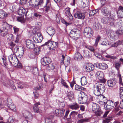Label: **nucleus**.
I'll return each mask as SVG.
<instances>
[{"instance_id": "obj_1", "label": "nucleus", "mask_w": 123, "mask_h": 123, "mask_svg": "<svg viewBox=\"0 0 123 123\" xmlns=\"http://www.w3.org/2000/svg\"><path fill=\"white\" fill-rule=\"evenodd\" d=\"M105 87L103 83L98 82L95 84L93 87V92L96 96L102 94L105 91Z\"/></svg>"}, {"instance_id": "obj_2", "label": "nucleus", "mask_w": 123, "mask_h": 123, "mask_svg": "<svg viewBox=\"0 0 123 123\" xmlns=\"http://www.w3.org/2000/svg\"><path fill=\"white\" fill-rule=\"evenodd\" d=\"M2 24L3 27L0 30L1 35L3 37L5 36L8 32V30L11 29L12 26L8 24L5 21H2Z\"/></svg>"}, {"instance_id": "obj_3", "label": "nucleus", "mask_w": 123, "mask_h": 123, "mask_svg": "<svg viewBox=\"0 0 123 123\" xmlns=\"http://www.w3.org/2000/svg\"><path fill=\"white\" fill-rule=\"evenodd\" d=\"M69 35L72 39L76 40L80 36V31L77 28L73 29L71 31Z\"/></svg>"}, {"instance_id": "obj_4", "label": "nucleus", "mask_w": 123, "mask_h": 123, "mask_svg": "<svg viewBox=\"0 0 123 123\" xmlns=\"http://www.w3.org/2000/svg\"><path fill=\"white\" fill-rule=\"evenodd\" d=\"M79 97L78 98V101L79 103L82 104L83 103H89L88 101L87 96L85 94V93L82 92H80L79 95Z\"/></svg>"}, {"instance_id": "obj_5", "label": "nucleus", "mask_w": 123, "mask_h": 123, "mask_svg": "<svg viewBox=\"0 0 123 123\" xmlns=\"http://www.w3.org/2000/svg\"><path fill=\"white\" fill-rule=\"evenodd\" d=\"M121 63L120 61H116L114 63V65L115 68L119 72V68L121 66ZM118 77L119 79V83L120 85L123 86V83L122 81V78L120 74L119 73L117 74Z\"/></svg>"}, {"instance_id": "obj_6", "label": "nucleus", "mask_w": 123, "mask_h": 123, "mask_svg": "<svg viewBox=\"0 0 123 123\" xmlns=\"http://www.w3.org/2000/svg\"><path fill=\"white\" fill-rule=\"evenodd\" d=\"M34 30L33 29L32 31L33 33L34 34L33 38V40L35 43H38L41 42L43 39V37L41 35V33L40 32L36 33V31H34Z\"/></svg>"}, {"instance_id": "obj_7", "label": "nucleus", "mask_w": 123, "mask_h": 123, "mask_svg": "<svg viewBox=\"0 0 123 123\" xmlns=\"http://www.w3.org/2000/svg\"><path fill=\"white\" fill-rule=\"evenodd\" d=\"M93 34V31L91 28L87 27L84 29V34L86 37L90 38L92 36Z\"/></svg>"}, {"instance_id": "obj_8", "label": "nucleus", "mask_w": 123, "mask_h": 123, "mask_svg": "<svg viewBox=\"0 0 123 123\" xmlns=\"http://www.w3.org/2000/svg\"><path fill=\"white\" fill-rule=\"evenodd\" d=\"M48 45V47L51 50L55 49L58 47V43L50 40L46 42L44 44V45Z\"/></svg>"}, {"instance_id": "obj_9", "label": "nucleus", "mask_w": 123, "mask_h": 123, "mask_svg": "<svg viewBox=\"0 0 123 123\" xmlns=\"http://www.w3.org/2000/svg\"><path fill=\"white\" fill-rule=\"evenodd\" d=\"M43 0H40L39 2H37L31 0L30 2V5L35 9H39V6H41L43 3Z\"/></svg>"}, {"instance_id": "obj_10", "label": "nucleus", "mask_w": 123, "mask_h": 123, "mask_svg": "<svg viewBox=\"0 0 123 123\" xmlns=\"http://www.w3.org/2000/svg\"><path fill=\"white\" fill-rule=\"evenodd\" d=\"M115 105L114 102L111 100L107 101L106 104L104 106V107L106 110H110Z\"/></svg>"}, {"instance_id": "obj_11", "label": "nucleus", "mask_w": 123, "mask_h": 123, "mask_svg": "<svg viewBox=\"0 0 123 123\" xmlns=\"http://www.w3.org/2000/svg\"><path fill=\"white\" fill-rule=\"evenodd\" d=\"M8 59L11 64L13 65L18 60L16 55L14 54H12L8 56Z\"/></svg>"}, {"instance_id": "obj_12", "label": "nucleus", "mask_w": 123, "mask_h": 123, "mask_svg": "<svg viewBox=\"0 0 123 123\" xmlns=\"http://www.w3.org/2000/svg\"><path fill=\"white\" fill-rule=\"evenodd\" d=\"M95 76L99 80L100 82L103 83L104 81V74L103 72L100 71L96 72Z\"/></svg>"}, {"instance_id": "obj_13", "label": "nucleus", "mask_w": 123, "mask_h": 123, "mask_svg": "<svg viewBox=\"0 0 123 123\" xmlns=\"http://www.w3.org/2000/svg\"><path fill=\"white\" fill-rule=\"evenodd\" d=\"M94 65L97 68L102 70H105L108 68L107 64L104 63H95Z\"/></svg>"}, {"instance_id": "obj_14", "label": "nucleus", "mask_w": 123, "mask_h": 123, "mask_svg": "<svg viewBox=\"0 0 123 123\" xmlns=\"http://www.w3.org/2000/svg\"><path fill=\"white\" fill-rule=\"evenodd\" d=\"M41 64L45 66L50 63L51 62V60L48 57H45L41 59Z\"/></svg>"}, {"instance_id": "obj_15", "label": "nucleus", "mask_w": 123, "mask_h": 123, "mask_svg": "<svg viewBox=\"0 0 123 123\" xmlns=\"http://www.w3.org/2000/svg\"><path fill=\"white\" fill-rule=\"evenodd\" d=\"M27 48L30 49H33L35 47V45L32 43V41L30 40H27L25 42Z\"/></svg>"}, {"instance_id": "obj_16", "label": "nucleus", "mask_w": 123, "mask_h": 123, "mask_svg": "<svg viewBox=\"0 0 123 123\" xmlns=\"http://www.w3.org/2000/svg\"><path fill=\"white\" fill-rule=\"evenodd\" d=\"M74 16L76 18L82 19L85 18V15L84 13L78 11L74 14Z\"/></svg>"}, {"instance_id": "obj_17", "label": "nucleus", "mask_w": 123, "mask_h": 123, "mask_svg": "<svg viewBox=\"0 0 123 123\" xmlns=\"http://www.w3.org/2000/svg\"><path fill=\"white\" fill-rule=\"evenodd\" d=\"M84 68L86 71L88 72L91 71L94 69L93 65L91 63L86 64Z\"/></svg>"}, {"instance_id": "obj_18", "label": "nucleus", "mask_w": 123, "mask_h": 123, "mask_svg": "<svg viewBox=\"0 0 123 123\" xmlns=\"http://www.w3.org/2000/svg\"><path fill=\"white\" fill-rule=\"evenodd\" d=\"M65 110L64 109L62 110L60 109V110L58 109L55 110L54 114L56 116L58 117H62L64 116Z\"/></svg>"}, {"instance_id": "obj_19", "label": "nucleus", "mask_w": 123, "mask_h": 123, "mask_svg": "<svg viewBox=\"0 0 123 123\" xmlns=\"http://www.w3.org/2000/svg\"><path fill=\"white\" fill-rule=\"evenodd\" d=\"M70 8L69 7L66 8L65 10V12L68 19L69 20L71 21L73 20V16L70 13Z\"/></svg>"}, {"instance_id": "obj_20", "label": "nucleus", "mask_w": 123, "mask_h": 123, "mask_svg": "<svg viewBox=\"0 0 123 123\" xmlns=\"http://www.w3.org/2000/svg\"><path fill=\"white\" fill-rule=\"evenodd\" d=\"M90 103V105H92V110L93 112H96V111L98 110L99 109V107L98 105L93 102H91Z\"/></svg>"}, {"instance_id": "obj_21", "label": "nucleus", "mask_w": 123, "mask_h": 123, "mask_svg": "<svg viewBox=\"0 0 123 123\" xmlns=\"http://www.w3.org/2000/svg\"><path fill=\"white\" fill-rule=\"evenodd\" d=\"M46 32L51 37H52L55 34V31L52 27H50L47 28L46 30Z\"/></svg>"}, {"instance_id": "obj_22", "label": "nucleus", "mask_w": 123, "mask_h": 123, "mask_svg": "<svg viewBox=\"0 0 123 123\" xmlns=\"http://www.w3.org/2000/svg\"><path fill=\"white\" fill-rule=\"evenodd\" d=\"M101 12L103 15L105 16H108L111 13V11L105 7H103L102 9Z\"/></svg>"}, {"instance_id": "obj_23", "label": "nucleus", "mask_w": 123, "mask_h": 123, "mask_svg": "<svg viewBox=\"0 0 123 123\" xmlns=\"http://www.w3.org/2000/svg\"><path fill=\"white\" fill-rule=\"evenodd\" d=\"M28 12L27 9L26 10L23 7H20L19 8L18 11V13L19 15H21L25 14V16H26Z\"/></svg>"}, {"instance_id": "obj_24", "label": "nucleus", "mask_w": 123, "mask_h": 123, "mask_svg": "<svg viewBox=\"0 0 123 123\" xmlns=\"http://www.w3.org/2000/svg\"><path fill=\"white\" fill-rule=\"evenodd\" d=\"M108 16H109L108 18L109 20V24L110 25L112 26L114 25V21L115 20V16L111 13Z\"/></svg>"}, {"instance_id": "obj_25", "label": "nucleus", "mask_w": 123, "mask_h": 123, "mask_svg": "<svg viewBox=\"0 0 123 123\" xmlns=\"http://www.w3.org/2000/svg\"><path fill=\"white\" fill-rule=\"evenodd\" d=\"M116 83V81L114 79L108 80L107 81V85L109 87H113L115 86Z\"/></svg>"}, {"instance_id": "obj_26", "label": "nucleus", "mask_w": 123, "mask_h": 123, "mask_svg": "<svg viewBox=\"0 0 123 123\" xmlns=\"http://www.w3.org/2000/svg\"><path fill=\"white\" fill-rule=\"evenodd\" d=\"M12 103V101L10 98H8L7 100H6L3 101L2 104H1L0 103V105H2V106H5V108H7V106L8 105L11 104Z\"/></svg>"}, {"instance_id": "obj_27", "label": "nucleus", "mask_w": 123, "mask_h": 123, "mask_svg": "<svg viewBox=\"0 0 123 123\" xmlns=\"http://www.w3.org/2000/svg\"><path fill=\"white\" fill-rule=\"evenodd\" d=\"M51 6V4L50 0H46L45 5L44 6L45 9V12H48Z\"/></svg>"}, {"instance_id": "obj_28", "label": "nucleus", "mask_w": 123, "mask_h": 123, "mask_svg": "<svg viewBox=\"0 0 123 123\" xmlns=\"http://www.w3.org/2000/svg\"><path fill=\"white\" fill-rule=\"evenodd\" d=\"M74 58L75 60H78L79 59L83 60V59L82 56L78 52H76L74 56Z\"/></svg>"}, {"instance_id": "obj_29", "label": "nucleus", "mask_w": 123, "mask_h": 123, "mask_svg": "<svg viewBox=\"0 0 123 123\" xmlns=\"http://www.w3.org/2000/svg\"><path fill=\"white\" fill-rule=\"evenodd\" d=\"M18 57L20 58H21L24 54V48L22 47H19V49L18 51Z\"/></svg>"}, {"instance_id": "obj_30", "label": "nucleus", "mask_w": 123, "mask_h": 123, "mask_svg": "<svg viewBox=\"0 0 123 123\" xmlns=\"http://www.w3.org/2000/svg\"><path fill=\"white\" fill-rule=\"evenodd\" d=\"M8 16L7 13L2 10H0V18H3Z\"/></svg>"}, {"instance_id": "obj_31", "label": "nucleus", "mask_w": 123, "mask_h": 123, "mask_svg": "<svg viewBox=\"0 0 123 123\" xmlns=\"http://www.w3.org/2000/svg\"><path fill=\"white\" fill-rule=\"evenodd\" d=\"M80 82L82 86H84L87 83V80L86 77L83 76L81 78Z\"/></svg>"}, {"instance_id": "obj_32", "label": "nucleus", "mask_w": 123, "mask_h": 123, "mask_svg": "<svg viewBox=\"0 0 123 123\" xmlns=\"http://www.w3.org/2000/svg\"><path fill=\"white\" fill-rule=\"evenodd\" d=\"M69 107L72 109L77 110L79 108V106L76 103H74L72 105H69Z\"/></svg>"}, {"instance_id": "obj_33", "label": "nucleus", "mask_w": 123, "mask_h": 123, "mask_svg": "<svg viewBox=\"0 0 123 123\" xmlns=\"http://www.w3.org/2000/svg\"><path fill=\"white\" fill-rule=\"evenodd\" d=\"M70 60V57L67 56L66 57L65 61L63 62V63L66 67L69 64Z\"/></svg>"}, {"instance_id": "obj_34", "label": "nucleus", "mask_w": 123, "mask_h": 123, "mask_svg": "<svg viewBox=\"0 0 123 123\" xmlns=\"http://www.w3.org/2000/svg\"><path fill=\"white\" fill-rule=\"evenodd\" d=\"M14 64H13L12 65L18 68H21L22 67V65L21 63L18 61V60L17 61L15 62Z\"/></svg>"}, {"instance_id": "obj_35", "label": "nucleus", "mask_w": 123, "mask_h": 123, "mask_svg": "<svg viewBox=\"0 0 123 123\" xmlns=\"http://www.w3.org/2000/svg\"><path fill=\"white\" fill-rule=\"evenodd\" d=\"M40 105L39 103H37L35 104L33 107V109L35 112H38L39 109L38 108V105Z\"/></svg>"}, {"instance_id": "obj_36", "label": "nucleus", "mask_w": 123, "mask_h": 123, "mask_svg": "<svg viewBox=\"0 0 123 123\" xmlns=\"http://www.w3.org/2000/svg\"><path fill=\"white\" fill-rule=\"evenodd\" d=\"M99 10L97 9L95 10H93L90 11L89 12V15L90 16H93L94 14L98 13Z\"/></svg>"}, {"instance_id": "obj_37", "label": "nucleus", "mask_w": 123, "mask_h": 123, "mask_svg": "<svg viewBox=\"0 0 123 123\" xmlns=\"http://www.w3.org/2000/svg\"><path fill=\"white\" fill-rule=\"evenodd\" d=\"M102 22L104 24H106L109 23V20L108 18H103L101 20Z\"/></svg>"}, {"instance_id": "obj_38", "label": "nucleus", "mask_w": 123, "mask_h": 123, "mask_svg": "<svg viewBox=\"0 0 123 123\" xmlns=\"http://www.w3.org/2000/svg\"><path fill=\"white\" fill-rule=\"evenodd\" d=\"M75 89L77 90L80 91H83L85 90V89L83 87L80 86H79L77 85H76L75 87Z\"/></svg>"}, {"instance_id": "obj_39", "label": "nucleus", "mask_w": 123, "mask_h": 123, "mask_svg": "<svg viewBox=\"0 0 123 123\" xmlns=\"http://www.w3.org/2000/svg\"><path fill=\"white\" fill-rule=\"evenodd\" d=\"M58 105L59 106L60 109L62 110L63 109V108H64L65 106V103L64 102H59L58 103Z\"/></svg>"}, {"instance_id": "obj_40", "label": "nucleus", "mask_w": 123, "mask_h": 123, "mask_svg": "<svg viewBox=\"0 0 123 123\" xmlns=\"http://www.w3.org/2000/svg\"><path fill=\"white\" fill-rule=\"evenodd\" d=\"M68 96L69 100H71L74 98L73 92H70L68 93Z\"/></svg>"}, {"instance_id": "obj_41", "label": "nucleus", "mask_w": 123, "mask_h": 123, "mask_svg": "<svg viewBox=\"0 0 123 123\" xmlns=\"http://www.w3.org/2000/svg\"><path fill=\"white\" fill-rule=\"evenodd\" d=\"M19 47V46H15L14 47V48L13 49L12 48L11 50L12 52H13V54H14L15 53H17L19 49V47Z\"/></svg>"}, {"instance_id": "obj_42", "label": "nucleus", "mask_w": 123, "mask_h": 123, "mask_svg": "<svg viewBox=\"0 0 123 123\" xmlns=\"http://www.w3.org/2000/svg\"><path fill=\"white\" fill-rule=\"evenodd\" d=\"M36 46H35V47L34 48V51L36 55H38L39 53L40 49L39 47H36Z\"/></svg>"}, {"instance_id": "obj_43", "label": "nucleus", "mask_w": 123, "mask_h": 123, "mask_svg": "<svg viewBox=\"0 0 123 123\" xmlns=\"http://www.w3.org/2000/svg\"><path fill=\"white\" fill-rule=\"evenodd\" d=\"M16 83L18 84L19 85L18 86V87L19 88L21 89L23 88L24 86V85L23 83L18 81V82H16Z\"/></svg>"}, {"instance_id": "obj_44", "label": "nucleus", "mask_w": 123, "mask_h": 123, "mask_svg": "<svg viewBox=\"0 0 123 123\" xmlns=\"http://www.w3.org/2000/svg\"><path fill=\"white\" fill-rule=\"evenodd\" d=\"M45 123H56L54 122L53 120L48 118H46L45 119Z\"/></svg>"}, {"instance_id": "obj_45", "label": "nucleus", "mask_w": 123, "mask_h": 123, "mask_svg": "<svg viewBox=\"0 0 123 123\" xmlns=\"http://www.w3.org/2000/svg\"><path fill=\"white\" fill-rule=\"evenodd\" d=\"M12 104V103L11 104L8 105L7 107H9L12 110L14 111H16V108L15 106L14 105Z\"/></svg>"}, {"instance_id": "obj_46", "label": "nucleus", "mask_w": 123, "mask_h": 123, "mask_svg": "<svg viewBox=\"0 0 123 123\" xmlns=\"http://www.w3.org/2000/svg\"><path fill=\"white\" fill-rule=\"evenodd\" d=\"M14 118L13 117H10L7 121V123H14Z\"/></svg>"}, {"instance_id": "obj_47", "label": "nucleus", "mask_w": 123, "mask_h": 123, "mask_svg": "<svg viewBox=\"0 0 123 123\" xmlns=\"http://www.w3.org/2000/svg\"><path fill=\"white\" fill-rule=\"evenodd\" d=\"M47 67V69L50 70L53 69H54L55 67L52 64H49Z\"/></svg>"}, {"instance_id": "obj_48", "label": "nucleus", "mask_w": 123, "mask_h": 123, "mask_svg": "<svg viewBox=\"0 0 123 123\" xmlns=\"http://www.w3.org/2000/svg\"><path fill=\"white\" fill-rule=\"evenodd\" d=\"M96 111V112H94V113H95V114L97 116H100L103 113L102 111L101 110L99 109H98V110Z\"/></svg>"}, {"instance_id": "obj_49", "label": "nucleus", "mask_w": 123, "mask_h": 123, "mask_svg": "<svg viewBox=\"0 0 123 123\" xmlns=\"http://www.w3.org/2000/svg\"><path fill=\"white\" fill-rule=\"evenodd\" d=\"M88 119L86 118L82 119H81L78 120L77 123H83L85 122H87Z\"/></svg>"}, {"instance_id": "obj_50", "label": "nucleus", "mask_w": 123, "mask_h": 123, "mask_svg": "<svg viewBox=\"0 0 123 123\" xmlns=\"http://www.w3.org/2000/svg\"><path fill=\"white\" fill-rule=\"evenodd\" d=\"M61 83L62 85L64 87H65L66 88H68V86L67 85L66 82L63 80L62 79L61 81Z\"/></svg>"}, {"instance_id": "obj_51", "label": "nucleus", "mask_w": 123, "mask_h": 123, "mask_svg": "<svg viewBox=\"0 0 123 123\" xmlns=\"http://www.w3.org/2000/svg\"><path fill=\"white\" fill-rule=\"evenodd\" d=\"M22 113L24 116L25 117H27L29 113V111L26 110L23 111Z\"/></svg>"}, {"instance_id": "obj_52", "label": "nucleus", "mask_w": 123, "mask_h": 123, "mask_svg": "<svg viewBox=\"0 0 123 123\" xmlns=\"http://www.w3.org/2000/svg\"><path fill=\"white\" fill-rule=\"evenodd\" d=\"M95 22L94 23L93 26L97 29H98V28L99 24L98 23V20L96 18L95 19Z\"/></svg>"}, {"instance_id": "obj_53", "label": "nucleus", "mask_w": 123, "mask_h": 123, "mask_svg": "<svg viewBox=\"0 0 123 123\" xmlns=\"http://www.w3.org/2000/svg\"><path fill=\"white\" fill-rule=\"evenodd\" d=\"M112 118L113 117L111 115H109L105 119H106V121H107V122L109 123L112 120Z\"/></svg>"}, {"instance_id": "obj_54", "label": "nucleus", "mask_w": 123, "mask_h": 123, "mask_svg": "<svg viewBox=\"0 0 123 123\" xmlns=\"http://www.w3.org/2000/svg\"><path fill=\"white\" fill-rule=\"evenodd\" d=\"M17 20L18 21L23 23L24 21V17H18L17 18Z\"/></svg>"}, {"instance_id": "obj_55", "label": "nucleus", "mask_w": 123, "mask_h": 123, "mask_svg": "<svg viewBox=\"0 0 123 123\" xmlns=\"http://www.w3.org/2000/svg\"><path fill=\"white\" fill-rule=\"evenodd\" d=\"M100 38V37L99 36L97 37V38L96 39L95 42L94 44V46H97Z\"/></svg>"}, {"instance_id": "obj_56", "label": "nucleus", "mask_w": 123, "mask_h": 123, "mask_svg": "<svg viewBox=\"0 0 123 123\" xmlns=\"http://www.w3.org/2000/svg\"><path fill=\"white\" fill-rule=\"evenodd\" d=\"M9 47L10 49H12V48H14V47L15 46V44L13 43L12 42H11L9 43Z\"/></svg>"}, {"instance_id": "obj_57", "label": "nucleus", "mask_w": 123, "mask_h": 123, "mask_svg": "<svg viewBox=\"0 0 123 123\" xmlns=\"http://www.w3.org/2000/svg\"><path fill=\"white\" fill-rule=\"evenodd\" d=\"M98 96V99L100 101V102H102V99H103L104 95H102L101 94L99 95H97Z\"/></svg>"}, {"instance_id": "obj_58", "label": "nucleus", "mask_w": 123, "mask_h": 123, "mask_svg": "<svg viewBox=\"0 0 123 123\" xmlns=\"http://www.w3.org/2000/svg\"><path fill=\"white\" fill-rule=\"evenodd\" d=\"M86 48L88 49L91 51H92L93 52H94V49L92 47L90 46H86Z\"/></svg>"}, {"instance_id": "obj_59", "label": "nucleus", "mask_w": 123, "mask_h": 123, "mask_svg": "<svg viewBox=\"0 0 123 123\" xmlns=\"http://www.w3.org/2000/svg\"><path fill=\"white\" fill-rule=\"evenodd\" d=\"M2 60L3 62V64L5 66L7 65V63L6 62V59L5 57H3L2 58Z\"/></svg>"}, {"instance_id": "obj_60", "label": "nucleus", "mask_w": 123, "mask_h": 123, "mask_svg": "<svg viewBox=\"0 0 123 123\" xmlns=\"http://www.w3.org/2000/svg\"><path fill=\"white\" fill-rule=\"evenodd\" d=\"M62 22L63 24H65L66 26H67L70 24V23H67L66 21L63 19H61Z\"/></svg>"}, {"instance_id": "obj_61", "label": "nucleus", "mask_w": 123, "mask_h": 123, "mask_svg": "<svg viewBox=\"0 0 123 123\" xmlns=\"http://www.w3.org/2000/svg\"><path fill=\"white\" fill-rule=\"evenodd\" d=\"M13 29L14 33L16 34H17L19 31V29L16 27H13Z\"/></svg>"}, {"instance_id": "obj_62", "label": "nucleus", "mask_w": 123, "mask_h": 123, "mask_svg": "<svg viewBox=\"0 0 123 123\" xmlns=\"http://www.w3.org/2000/svg\"><path fill=\"white\" fill-rule=\"evenodd\" d=\"M21 37V36L20 35H17L16 38V39L15 41V42L16 43H18L19 42V39Z\"/></svg>"}, {"instance_id": "obj_63", "label": "nucleus", "mask_w": 123, "mask_h": 123, "mask_svg": "<svg viewBox=\"0 0 123 123\" xmlns=\"http://www.w3.org/2000/svg\"><path fill=\"white\" fill-rule=\"evenodd\" d=\"M10 86L12 89L14 90L16 89V86H15L14 83L12 82L10 84Z\"/></svg>"}, {"instance_id": "obj_64", "label": "nucleus", "mask_w": 123, "mask_h": 123, "mask_svg": "<svg viewBox=\"0 0 123 123\" xmlns=\"http://www.w3.org/2000/svg\"><path fill=\"white\" fill-rule=\"evenodd\" d=\"M101 44L103 45H107L109 44V43L108 41H107L106 42H105L104 41L102 42Z\"/></svg>"}]
</instances>
